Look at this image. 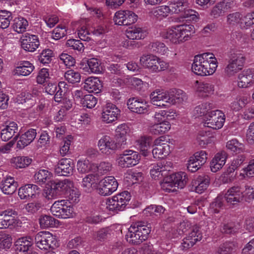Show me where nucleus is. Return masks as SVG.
Returning a JSON list of instances; mask_svg holds the SVG:
<instances>
[{
    "instance_id": "f257e3e1",
    "label": "nucleus",
    "mask_w": 254,
    "mask_h": 254,
    "mask_svg": "<svg viewBox=\"0 0 254 254\" xmlns=\"http://www.w3.org/2000/svg\"><path fill=\"white\" fill-rule=\"evenodd\" d=\"M218 66L216 57L211 53H205L194 57L192 64V71L200 76L213 74Z\"/></svg>"
},
{
    "instance_id": "f03ea898",
    "label": "nucleus",
    "mask_w": 254,
    "mask_h": 254,
    "mask_svg": "<svg viewBox=\"0 0 254 254\" xmlns=\"http://www.w3.org/2000/svg\"><path fill=\"white\" fill-rule=\"evenodd\" d=\"M151 232V228L144 222H138L128 228L127 241L130 244L138 245L146 240Z\"/></svg>"
},
{
    "instance_id": "7ed1b4c3",
    "label": "nucleus",
    "mask_w": 254,
    "mask_h": 254,
    "mask_svg": "<svg viewBox=\"0 0 254 254\" xmlns=\"http://www.w3.org/2000/svg\"><path fill=\"white\" fill-rule=\"evenodd\" d=\"M246 61L243 51L233 50L230 56L228 64L225 68V73L229 77L235 75L241 71Z\"/></svg>"
},
{
    "instance_id": "20e7f679",
    "label": "nucleus",
    "mask_w": 254,
    "mask_h": 254,
    "mask_svg": "<svg viewBox=\"0 0 254 254\" xmlns=\"http://www.w3.org/2000/svg\"><path fill=\"white\" fill-rule=\"evenodd\" d=\"M36 246L41 250H48L58 246L56 237L48 231H41L35 236Z\"/></svg>"
},
{
    "instance_id": "39448f33",
    "label": "nucleus",
    "mask_w": 254,
    "mask_h": 254,
    "mask_svg": "<svg viewBox=\"0 0 254 254\" xmlns=\"http://www.w3.org/2000/svg\"><path fill=\"white\" fill-rule=\"evenodd\" d=\"M140 62L144 67L152 72L164 70L168 68V64L153 55H145L140 57Z\"/></svg>"
},
{
    "instance_id": "423d86ee",
    "label": "nucleus",
    "mask_w": 254,
    "mask_h": 254,
    "mask_svg": "<svg viewBox=\"0 0 254 254\" xmlns=\"http://www.w3.org/2000/svg\"><path fill=\"white\" fill-rule=\"evenodd\" d=\"M130 195L127 191L109 198L106 204L107 208L111 211H122L130 199Z\"/></svg>"
},
{
    "instance_id": "0eeeda50",
    "label": "nucleus",
    "mask_w": 254,
    "mask_h": 254,
    "mask_svg": "<svg viewBox=\"0 0 254 254\" xmlns=\"http://www.w3.org/2000/svg\"><path fill=\"white\" fill-rule=\"evenodd\" d=\"M67 203V201L64 199L55 201L50 209L52 213L61 218L72 217L74 215L73 208Z\"/></svg>"
},
{
    "instance_id": "6e6552de",
    "label": "nucleus",
    "mask_w": 254,
    "mask_h": 254,
    "mask_svg": "<svg viewBox=\"0 0 254 254\" xmlns=\"http://www.w3.org/2000/svg\"><path fill=\"white\" fill-rule=\"evenodd\" d=\"M97 146L102 154L108 156L113 154L121 146L110 136L105 135L98 141Z\"/></svg>"
},
{
    "instance_id": "1a4fd4ad",
    "label": "nucleus",
    "mask_w": 254,
    "mask_h": 254,
    "mask_svg": "<svg viewBox=\"0 0 254 254\" xmlns=\"http://www.w3.org/2000/svg\"><path fill=\"white\" fill-rule=\"evenodd\" d=\"M225 121L224 114L219 110H216L208 113L204 125L214 129H218L223 127Z\"/></svg>"
},
{
    "instance_id": "9d476101",
    "label": "nucleus",
    "mask_w": 254,
    "mask_h": 254,
    "mask_svg": "<svg viewBox=\"0 0 254 254\" xmlns=\"http://www.w3.org/2000/svg\"><path fill=\"white\" fill-rule=\"evenodd\" d=\"M120 110L112 103L108 102L103 108L101 119L105 124H111L116 121L120 116Z\"/></svg>"
},
{
    "instance_id": "9b49d317",
    "label": "nucleus",
    "mask_w": 254,
    "mask_h": 254,
    "mask_svg": "<svg viewBox=\"0 0 254 254\" xmlns=\"http://www.w3.org/2000/svg\"><path fill=\"white\" fill-rule=\"evenodd\" d=\"M118 183L113 176L106 177L99 182L98 193L103 196L109 195L116 191Z\"/></svg>"
},
{
    "instance_id": "f8f14e48",
    "label": "nucleus",
    "mask_w": 254,
    "mask_h": 254,
    "mask_svg": "<svg viewBox=\"0 0 254 254\" xmlns=\"http://www.w3.org/2000/svg\"><path fill=\"white\" fill-rule=\"evenodd\" d=\"M137 18V15L131 11L119 10L115 13L114 21L118 25H128L134 23Z\"/></svg>"
},
{
    "instance_id": "ddd939ff",
    "label": "nucleus",
    "mask_w": 254,
    "mask_h": 254,
    "mask_svg": "<svg viewBox=\"0 0 254 254\" xmlns=\"http://www.w3.org/2000/svg\"><path fill=\"white\" fill-rule=\"evenodd\" d=\"M18 125L15 122H6L1 127L0 138L3 141H7L13 137L15 141L19 135Z\"/></svg>"
},
{
    "instance_id": "4468645a",
    "label": "nucleus",
    "mask_w": 254,
    "mask_h": 254,
    "mask_svg": "<svg viewBox=\"0 0 254 254\" xmlns=\"http://www.w3.org/2000/svg\"><path fill=\"white\" fill-rule=\"evenodd\" d=\"M236 7V3L234 0H222L213 7L210 15L214 18H218Z\"/></svg>"
},
{
    "instance_id": "2eb2a0df",
    "label": "nucleus",
    "mask_w": 254,
    "mask_h": 254,
    "mask_svg": "<svg viewBox=\"0 0 254 254\" xmlns=\"http://www.w3.org/2000/svg\"><path fill=\"white\" fill-rule=\"evenodd\" d=\"M127 105L131 112L138 114H147L149 111L148 103L141 98H130L127 100Z\"/></svg>"
},
{
    "instance_id": "dca6fc26",
    "label": "nucleus",
    "mask_w": 254,
    "mask_h": 254,
    "mask_svg": "<svg viewBox=\"0 0 254 254\" xmlns=\"http://www.w3.org/2000/svg\"><path fill=\"white\" fill-rule=\"evenodd\" d=\"M16 211L13 210H6L0 213V229H6L15 226L18 223L15 218Z\"/></svg>"
},
{
    "instance_id": "f3484780",
    "label": "nucleus",
    "mask_w": 254,
    "mask_h": 254,
    "mask_svg": "<svg viewBox=\"0 0 254 254\" xmlns=\"http://www.w3.org/2000/svg\"><path fill=\"white\" fill-rule=\"evenodd\" d=\"M237 86L240 88H247L254 85V69H247L242 71L238 76Z\"/></svg>"
},
{
    "instance_id": "a211bd4d",
    "label": "nucleus",
    "mask_w": 254,
    "mask_h": 254,
    "mask_svg": "<svg viewBox=\"0 0 254 254\" xmlns=\"http://www.w3.org/2000/svg\"><path fill=\"white\" fill-rule=\"evenodd\" d=\"M202 237L200 227L196 225L192 227L191 231L188 235L183 239L182 246L184 249L191 248L197 242L200 241Z\"/></svg>"
},
{
    "instance_id": "6ab92c4d",
    "label": "nucleus",
    "mask_w": 254,
    "mask_h": 254,
    "mask_svg": "<svg viewBox=\"0 0 254 254\" xmlns=\"http://www.w3.org/2000/svg\"><path fill=\"white\" fill-rule=\"evenodd\" d=\"M22 48L25 51L34 52L39 46L40 42L37 35L25 33L21 38Z\"/></svg>"
},
{
    "instance_id": "aec40b11",
    "label": "nucleus",
    "mask_w": 254,
    "mask_h": 254,
    "mask_svg": "<svg viewBox=\"0 0 254 254\" xmlns=\"http://www.w3.org/2000/svg\"><path fill=\"white\" fill-rule=\"evenodd\" d=\"M223 198L229 204H237L244 198L243 191L239 187H233L227 190Z\"/></svg>"
},
{
    "instance_id": "412c9836",
    "label": "nucleus",
    "mask_w": 254,
    "mask_h": 254,
    "mask_svg": "<svg viewBox=\"0 0 254 254\" xmlns=\"http://www.w3.org/2000/svg\"><path fill=\"white\" fill-rule=\"evenodd\" d=\"M193 87L197 95L202 98L208 97L214 92V85L209 82L195 80Z\"/></svg>"
},
{
    "instance_id": "4be33fe9",
    "label": "nucleus",
    "mask_w": 254,
    "mask_h": 254,
    "mask_svg": "<svg viewBox=\"0 0 254 254\" xmlns=\"http://www.w3.org/2000/svg\"><path fill=\"white\" fill-rule=\"evenodd\" d=\"M150 98L152 104L158 107H167L170 100L169 92H162L156 90L150 95Z\"/></svg>"
},
{
    "instance_id": "5701e85b",
    "label": "nucleus",
    "mask_w": 254,
    "mask_h": 254,
    "mask_svg": "<svg viewBox=\"0 0 254 254\" xmlns=\"http://www.w3.org/2000/svg\"><path fill=\"white\" fill-rule=\"evenodd\" d=\"M40 192V188L35 185L28 184L21 187L18 190V195L21 199L35 198Z\"/></svg>"
},
{
    "instance_id": "b1692460",
    "label": "nucleus",
    "mask_w": 254,
    "mask_h": 254,
    "mask_svg": "<svg viewBox=\"0 0 254 254\" xmlns=\"http://www.w3.org/2000/svg\"><path fill=\"white\" fill-rule=\"evenodd\" d=\"M74 167V163L71 159L63 158L59 161L55 171L59 175L67 176L72 174Z\"/></svg>"
},
{
    "instance_id": "393cba45",
    "label": "nucleus",
    "mask_w": 254,
    "mask_h": 254,
    "mask_svg": "<svg viewBox=\"0 0 254 254\" xmlns=\"http://www.w3.org/2000/svg\"><path fill=\"white\" fill-rule=\"evenodd\" d=\"M166 162L153 165L150 170L151 177L154 180H159L168 175L169 167L166 166Z\"/></svg>"
},
{
    "instance_id": "a878e982",
    "label": "nucleus",
    "mask_w": 254,
    "mask_h": 254,
    "mask_svg": "<svg viewBox=\"0 0 254 254\" xmlns=\"http://www.w3.org/2000/svg\"><path fill=\"white\" fill-rule=\"evenodd\" d=\"M227 157V153L225 151L216 153L210 164L211 171L215 173L220 170L225 165Z\"/></svg>"
},
{
    "instance_id": "bb28decb",
    "label": "nucleus",
    "mask_w": 254,
    "mask_h": 254,
    "mask_svg": "<svg viewBox=\"0 0 254 254\" xmlns=\"http://www.w3.org/2000/svg\"><path fill=\"white\" fill-rule=\"evenodd\" d=\"M37 131L35 129L30 128L24 133H22L19 137L17 146L19 148H23L30 144L35 138Z\"/></svg>"
},
{
    "instance_id": "cd10ccee",
    "label": "nucleus",
    "mask_w": 254,
    "mask_h": 254,
    "mask_svg": "<svg viewBox=\"0 0 254 254\" xmlns=\"http://www.w3.org/2000/svg\"><path fill=\"white\" fill-rule=\"evenodd\" d=\"M83 87L89 92L98 93L101 90L102 85L98 78L90 77L85 79Z\"/></svg>"
},
{
    "instance_id": "c85d7f7f",
    "label": "nucleus",
    "mask_w": 254,
    "mask_h": 254,
    "mask_svg": "<svg viewBox=\"0 0 254 254\" xmlns=\"http://www.w3.org/2000/svg\"><path fill=\"white\" fill-rule=\"evenodd\" d=\"M140 160V156L138 153H134L133 155H121L118 159V165L122 168H127L137 164Z\"/></svg>"
},
{
    "instance_id": "c756f323",
    "label": "nucleus",
    "mask_w": 254,
    "mask_h": 254,
    "mask_svg": "<svg viewBox=\"0 0 254 254\" xmlns=\"http://www.w3.org/2000/svg\"><path fill=\"white\" fill-rule=\"evenodd\" d=\"M33 239L29 237H22L15 242V251L18 254H26L32 244Z\"/></svg>"
},
{
    "instance_id": "7c9ffc66",
    "label": "nucleus",
    "mask_w": 254,
    "mask_h": 254,
    "mask_svg": "<svg viewBox=\"0 0 254 254\" xmlns=\"http://www.w3.org/2000/svg\"><path fill=\"white\" fill-rule=\"evenodd\" d=\"M17 187V183L15 181L14 179L8 176L2 181L0 189L4 194L10 195L16 191Z\"/></svg>"
},
{
    "instance_id": "2f4dec72",
    "label": "nucleus",
    "mask_w": 254,
    "mask_h": 254,
    "mask_svg": "<svg viewBox=\"0 0 254 254\" xmlns=\"http://www.w3.org/2000/svg\"><path fill=\"white\" fill-rule=\"evenodd\" d=\"M127 37L130 40H140L144 39L147 35L146 31L139 26L128 27L126 31Z\"/></svg>"
},
{
    "instance_id": "473e14b6",
    "label": "nucleus",
    "mask_w": 254,
    "mask_h": 254,
    "mask_svg": "<svg viewBox=\"0 0 254 254\" xmlns=\"http://www.w3.org/2000/svg\"><path fill=\"white\" fill-rule=\"evenodd\" d=\"M98 182L97 175L90 174L83 179L81 186L85 191L90 192L96 187Z\"/></svg>"
},
{
    "instance_id": "72a5a7b5",
    "label": "nucleus",
    "mask_w": 254,
    "mask_h": 254,
    "mask_svg": "<svg viewBox=\"0 0 254 254\" xmlns=\"http://www.w3.org/2000/svg\"><path fill=\"white\" fill-rule=\"evenodd\" d=\"M129 132V127L125 124L119 125L116 129V136L117 141L120 143V145L122 146L126 144L127 141V136Z\"/></svg>"
},
{
    "instance_id": "f704fd0d",
    "label": "nucleus",
    "mask_w": 254,
    "mask_h": 254,
    "mask_svg": "<svg viewBox=\"0 0 254 254\" xmlns=\"http://www.w3.org/2000/svg\"><path fill=\"white\" fill-rule=\"evenodd\" d=\"M169 104H174L186 101L188 96L186 93L181 89H174L169 92Z\"/></svg>"
},
{
    "instance_id": "c9c22d12",
    "label": "nucleus",
    "mask_w": 254,
    "mask_h": 254,
    "mask_svg": "<svg viewBox=\"0 0 254 254\" xmlns=\"http://www.w3.org/2000/svg\"><path fill=\"white\" fill-rule=\"evenodd\" d=\"M152 142V139L149 136L141 137L137 141V145L140 152L144 156H147L149 153V149L150 148Z\"/></svg>"
},
{
    "instance_id": "e433bc0d",
    "label": "nucleus",
    "mask_w": 254,
    "mask_h": 254,
    "mask_svg": "<svg viewBox=\"0 0 254 254\" xmlns=\"http://www.w3.org/2000/svg\"><path fill=\"white\" fill-rule=\"evenodd\" d=\"M165 38L175 44L184 43L182 37L180 35L178 26L167 30L165 33Z\"/></svg>"
},
{
    "instance_id": "4c0bfd02",
    "label": "nucleus",
    "mask_w": 254,
    "mask_h": 254,
    "mask_svg": "<svg viewBox=\"0 0 254 254\" xmlns=\"http://www.w3.org/2000/svg\"><path fill=\"white\" fill-rule=\"evenodd\" d=\"M34 65L29 62L25 61L17 66L14 72L17 75L27 76L29 75L34 70Z\"/></svg>"
},
{
    "instance_id": "58836bf2",
    "label": "nucleus",
    "mask_w": 254,
    "mask_h": 254,
    "mask_svg": "<svg viewBox=\"0 0 254 254\" xmlns=\"http://www.w3.org/2000/svg\"><path fill=\"white\" fill-rule=\"evenodd\" d=\"M170 12L174 13L182 12L188 7V3L186 0H173L169 4Z\"/></svg>"
},
{
    "instance_id": "ea45409f",
    "label": "nucleus",
    "mask_w": 254,
    "mask_h": 254,
    "mask_svg": "<svg viewBox=\"0 0 254 254\" xmlns=\"http://www.w3.org/2000/svg\"><path fill=\"white\" fill-rule=\"evenodd\" d=\"M170 180L173 181L178 188L183 189L186 185L188 179L184 172H178L170 175Z\"/></svg>"
},
{
    "instance_id": "a19ab883",
    "label": "nucleus",
    "mask_w": 254,
    "mask_h": 254,
    "mask_svg": "<svg viewBox=\"0 0 254 254\" xmlns=\"http://www.w3.org/2000/svg\"><path fill=\"white\" fill-rule=\"evenodd\" d=\"M178 27L183 42L189 40L192 34L195 32L194 26L191 24L179 25H178Z\"/></svg>"
},
{
    "instance_id": "79ce46f5",
    "label": "nucleus",
    "mask_w": 254,
    "mask_h": 254,
    "mask_svg": "<svg viewBox=\"0 0 254 254\" xmlns=\"http://www.w3.org/2000/svg\"><path fill=\"white\" fill-rule=\"evenodd\" d=\"M210 179L208 176H199L195 181L196 186L195 191L198 193H202L208 187Z\"/></svg>"
},
{
    "instance_id": "37998d69",
    "label": "nucleus",
    "mask_w": 254,
    "mask_h": 254,
    "mask_svg": "<svg viewBox=\"0 0 254 254\" xmlns=\"http://www.w3.org/2000/svg\"><path fill=\"white\" fill-rule=\"evenodd\" d=\"M238 247L237 243L235 242H226L220 245L218 248V254H232Z\"/></svg>"
},
{
    "instance_id": "c03bdc74",
    "label": "nucleus",
    "mask_w": 254,
    "mask_h": 254,
    "mask_svg": "<svg viewBox=\"0 0 254 254\" xmlns=\"http://www.w3.org/2000/svg\"><path fill=\"white\" fill-rule=\"evenodd\" d=\"M170 128L171 125L167 121L160 124H154L150 127V131L152 133L158 135L166 133Z\"/></svg>"
},
{
    "instance_id": "a18cd8bd",
    "label": "nucleus",
    "mask_w": 254,
    "mask_h": 254,
    "mask_svg": "<svg viewBox=\"0 0 254 254\" xmlns=\"http://www.w3.org/2000/svg\"><path fill=\"white\" fill-rule=\"evenodd\" d=\"M170 152V145L169 144L155 146L152 150V155L154 158L156 159L164 158L168 155Z\"/></svg>"
},
{
    "instance_id": "49530a36",
    "label": "nucleus",
    "mask_w": 254,
    "mask_h": 254,
    "mask_svg": "<svg viewBox=\"0 0 254 254\" xmlns=\"http://www.w3.org/2000/svg\"><path fill=\"white\" fill-rule=\"evenodd\" d=\"M94 164L91 163L87 159H80L77 163V168L79 173L85 174L89 171L94 172Z\"/></svg>"
},
{
    "instance_id": "de8ad7c7",
    "label": "nucleus",
    "mask_w": 254,
    "mask_h": 254,
    "mask_svg": "<svg viewBox=\"0 0 254 254\" xmlns=\"http://www.w3.org/2000/svg\"><path fill=\"white\" fill-rule=\"evenodd\" d=\"M243 19L242 14L238 11L229 13L226 16V24L229 27L238 25Z\"/></svg>"
},
{
    "instance_id": "09e8293b",
    "label": "nucleus",
    "mask_w": 254,
    "mask_h": 254,
    "mask_svg": "<svg viewBox=\"0 0 254 254\" xmlns=\"http://www.w3.org/2000/svg\"><path fill=\"white\" fill-rule=\"evenodd\" d=\"M226 148L232 153L238 154L245 150L244 145L236 139H233L227 142Z\"/></svg>"
},
{
    "instance_id": "8fccbe9b",
    "label": "nucleus",
    "mask_w": 254,
    "mask_h": 254,
    "mask_svg": "<svg viewBox=\"0 0 254 254\" xmlns=\"http://www.w3.org/2000/svg\"><path fill=\"white\" fill-rule=\"evenodd\" d=\"M94 172L100 175H103L110 172L112 169V164L107 161H102L99 164H94Z\"/></svg>"
},
{
    "instance_id": "3c124183",
    "label": "nucleus",
    "mask_w": 254,
    "mask_h": 254,
    "mask_svg": "<svg viewBox=\"0 0 254 254\" xmlns=\"http://www.w3.org/2000/svg\"><path fill=\"white\" fill-rule=\"evenodd\" d=\"M28 25V21L23 17L15 18L12 25L13 29L18 33L25 31Z\"/></svg>"
},
{
    "instance_id": "603ef678",
    "label": "nucleus",
    "mask_w": 254,
    "mask_h": 254,
    "mask_svg": "<svg viewBox=\"0 0 254 254\" xmlns=\"http://www.w3.org/2000/svg\"><path fill=\"white\" fill-rule=\"evenodd\" d=\"M142 177V173L129 171L125 174L124 182L128 186L137 183Z\"/></svg>"
},
{
    "instance_id": "864d4df0",
    "label": "nucleus",
    "mask_w": 254,
    "mask_h": 254,
    "mask_svg": "<svg viewBox=\"0 0 254 254\" xmlns=\"http://www.w3.org/2000/svg\"><path fill=\"white\" fill-rule=\"evenodd\" d=\"M31 162V158L25 156L15 157L11 159V162L17 168H25L29 165Z\"/></svg>"
},
{
    "instance_id": "5fc2aeb1",
    "label": "nucleus",
    "mask_w": 254,
    "mask_h": 254,
    "mask_svg": "<svg viewBox=\"0 0 254 254\" xmlns=\"http://www.w3.org/2000/svg\"><path fill=\"white\" fill-rule=\"evenodd\" d=\"M171 13L169 6L162 5L156 7L152 11V15L157 18L162 19Z\"/></svg>"
},
{
    "instance_id": "6e6d98bb",
    "label": "nucleus",
    "mask_w": 254,
    "mask_h": 254,
    "mask_svg": "<svg viewBox=\"0 0 254 254\" xmlns=\"http://www.w3.org/2000/svg\"><path fill=\"white\" fill-rule=\"evenodd\" d=\"M12 19L11 13L7 10L0 11V27L2 29L7 28Z\"/></svg>"
},
{
    "instance_id": "4d7b16f0",
    "label": "nucleus",
    "mask_w": 254,
    "mask_h": 254,
    "mask_svg": "<svg viewBox=\"0 0 254 254\" xmlns=\"http://www.w3.org/2000/svg\"><path fill=\"white\" fill-rule=\"evenodd\" d=\"M52 176V174L47 170H40L34 175V180L39 184L45 183L49 180Z\"/></svg>"
},
{
    "instance_id": "13d9d810",
    "label": "nucleus",
    "mask_w": 254,
    "mask_h": 254,
    "mask_svg": "<svg viewBox=\"0 0 254 254\" xmlns=\"http://www.w3.org/2000/svg\"><path fill=\"white\" fill-rule=\"evenodd\" d=\"M58 90L56 92L54 98L56 102H59L62 99L68 89V85L64 81H60L57 86Z\"/></svg>"
},
{
    "instance_id": "bf43d9fd",
    "label": "nucleus",
    "mask_w": 254,
    "mask_h": 254,
    "mask_svg": "<svg viewBox=\"0 0 254 254\" xmlns=\"http://www.w3.org/2000/svg\"><path fill=\"white\" fill-rule=\"evenodd\" d=\"M53 56V52L51 50L45 49L38 56V60L43 64H48L51 63Z\"/></svg>"
},
{
    "instance_id": "052dcab7",
    "label": "nucleus",
    "mask_w": 254,
    "mask_h": 254,
    "mask_svg": "<svg viewBox=\"0 0 254 254\" xmlns=\"http://www.w3.org/2000/svg\"><path fill=\"white\" fill-rule=\"evenodd\" d=\"M213 107V104L205 102L197 106L195 108L194 111L198 116H202L208 113V111L212 109Z\"/></svg>"
},
{
    "instance_id": "680f3d73",
    "label": "nucleus",
    "mask_w": 254,
    "mask_h": 254,
    "mask_svg": "<svg viewBox=\"0 0 254 254\" xmlns=\"http://www.w3.org/2000/svg\"><path fill=\"white\" fill-rule=\"evenodd\" d=\"M64 77L68 82L72 84L78 83L81 79L80 74L73 70H67L64 73Z\"/></svg>"
},
{
    "instance_id": "e2e57ef3",
    "label": "nucleus",
    "mask_w": 254,
    "mask_h": 254,
    "mask_svg": "<svg viewBox=\"0 0 254 254\" xmlns=\"http://www.w3.org/2000/svg\"><path fill=\"white\" fill-rule=\"evenodd\" d=\"M39 221L40 226L43 228L53 227L56 225V220L51 216H42Z\"/></svg>"
},
{
    "instance_id": "0e129e2a",
    "label": "nucleus",
    "mask_w": 254,
    "mask_h": 254,
    "mask_svg": "<svg viewBox=\"0 0 254 254\" xmlns=\"http://www.w3.org/2000/svg\"><path fill=\"white\" fill-rule=\"evenodd\" d=\"M165 208L160 205H150L144 210V212L146 215L150 216H158L163 213Z\"/></svg>"
},
{
    "instance_id": "69168bd1",
    "label": "nucleus",
    "mask_w": 254,
    "mask_h": 254,
    "mask_svg": "<svg viewBox=\"0 0 254 254\" xmlns=\"http://www.w3.org/2000/svg\"><path fill=\"white\" fill-rule=\"evenodd\" d=\"M97 103V99L92 95L88 94L84 96L81 100V104L83 107L91 109L95 106Z\"/></svg>"
},
{
    "instance_id": "338daca9",
    "label": "nucleus",
    "mask_w": 254,
    "mask_h": 254,
    "mask_svg": "<svg viewBox=\"0 0 254 254\" xmlns=\"http://www.w3.org/2000/svg\"><path fill=\"white\" fill-rule=\"evenodd\" d=\"M60 187V181H54L51 183V189L49 190V195L48 196L49 199L54 198L62 194Z\"/></svg>"
},
{
    "instance_id": "774afa93",
    "label": "nucleus",
    "mask_w": 254,
    "mask_h": 254,
    "mask_svg": "<svg viewBox=\"0 0 254 254\" xmlns=\"http://www.w3.org/2000/svg\"><path fill=\"white\" fill-rule=\"evenodd\" d=\"M223 197L221 195L218 196L214 201L210 204V210L212 212L218 213L223 206Z\"/></svg>"
}]
</instances>
